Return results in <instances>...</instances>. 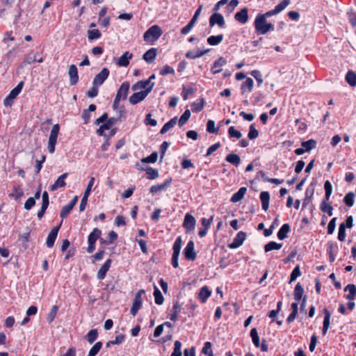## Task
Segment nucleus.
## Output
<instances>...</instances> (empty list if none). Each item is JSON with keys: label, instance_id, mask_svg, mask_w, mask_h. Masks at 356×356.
<instances>
[{"label": "nucleus", "instance_id": "f257e3e1", "mask_svg": "<svg viewBox=\"0 0 356 356\" xmlns=\"http://www.w3.org/2000/svg\"><path fill=\"white\" fill-rule=\"evenodd\" d=\"M254 25L256 31L262 35L274 30V26L271 23H268L266 18L261 15V13L257 15Z\"/></svg>", "mask_w": 356, "mask_h": 356}, {"label": "nucleus", "instance_id": "f03ea898", "mask_svg": "<svg viewBox=\"0 0 356 356\" xmlns=\"http://www.w3.org/2000/svg\"><path fill=\"white\" fill-rule=\"evenodd\" d=\"M162 33L161 29L158 25H154L144 33V40L148 42H154L161 37Z\"/></svg>", "mask_w": 356, "mask_h": 356}, {"label": "nucleus", "instance_id": "7ed1b4c3", "mask_svg": "<svg viewBox=\"0 0 356 356\" xmlns=\"http://www.w3.org/2000/svg\"><path fill=\"white\" fill-rule=\"evenodd\" d=\"M154 86V83H152L145 90L134 93L131 96H130L129 99L130 104L135 105L144 100L146 97L151 92Z\"/></svg>", "mask_w": 356, "mask_h": 356}, {"label": "nucleus", "instance_id": "20e7f679", "mask_svg": "<svg viewBox=\"0 0 356 356\" xmlns=\"http://www.w3.org/2000/svg\"><path fill=\"white\" fill-rule=\"evenodd\" d=\"M59 130L60 126L58 124H54L51 130L47 147L48 151L51 154H53L55 152V146L56 144Z\"/></svg>", "mask_w": 356, "mask_h": 356}, {"label": "nucleus", "instance_id": "39448f33", "mask_svg": "<svg viewBox=\"0 0 356 356\" xmlns=\"http://www.w3.org/2000/svg\"><path fill=\"white\" fill-rule=\"evenodd\" d=\"M102 234V232L98 228H95L92 232L89 234L88 238V247L87 248V252L89 253L92 252L95 249V242L96 241L100 238Z\"/></svg>", "mask_w": 356, "mask_h": 356}, {"label": "nucleus", "instance_id": "423d86ee", "mask_svg": "<svg viewBox=\"0 0 356 356\" xmlns=\"http://www.w3.org/2000/svg\"><path fill=\"white\" fill-rule=\"evenodd\" d=\"M24 83L23 81H20L17 86L14 88L8 96L4 99L3 104L6 106H10L13 103V100L15 99L17 96L20 93L23 87Z\"/></svg>", "mask_w": 356, "mask_h": 356}, {"label": "nucleus", "instance_id": "0eeeda50", "mask_svg": "<svg viewBox=\"0 0 356 356\" xmlns=\"http://www.w3.org/2000/svg\"><path fill=\"white\" fill-rule=\"evenodd\" d=\"M183 253L187 260L194 261L196 259L197 254L195 251V244L193 241H188Z\"/></svg>", "mask_w": 356, "mask_h": 356}, {"label": "nucleus", "instance_id": "6e6552de", "mask_svg": "<svg viewBox=\"0 0 356 356\" xmlns=\"http://www.w3.org/2000/svg\"><path fill=\"white\" fill-rule=\"evenodd\" d=\"M109 75V70L108 68H103L99 73H98L94 78L92 85L100 86L103 84L104 81Z\"/></svg>", "mask_w": 356, "mask_h": 356}, {"label": "nucleus", "instance_id": "1a4fd4ad", "mask_svg": "<svg viewBox=\"0 0 356 356\" xmlns=\"http://www.w3.org/2000/svg\"><path fill=\"white\" fill-rule=\"evenodd\" d=\"M246 238V234L243 232H239L236 237L234 238L232 243L229 244V248L231 249H236L240 247Z\"/></svg>", "mask_w": 356, "mask_h": 356}, {"label": "nucleus", "instance_id": "9d476101", "mask_svg": "<svg viewBox=\"0 0 356 356\" xmlns=\"http://www.w3.org/2000/svg\"><path fill=\"white\" fill-rule=\"evenodd\" d=\"M217 24L220 27H223L225 24V22L223 16L220 13H214L209 18L210 26H213Z\"/></svg>", "mask_w": 356, "mask_h": 356}, {"label": "nucleus", "instance_id": "9b49d317", "mask_svg": "<svg viewBox=\"0 0 356 356\" xmlns=\"http://www.w3.org/2000/svg\"><path fill=\"white\" fill-rule=\"evenodd\" d=\"M129 86L130 85L129 82H123L118 89L115 97H118L119 99H122L123 100H125L128 95Z\"/></svg>", "mask_w": 356, "mask_h": 356}, {"label": "nucleus", "instance_id": "f8f14e48", "mask_svg": "<svg viewBox=\"0 0 356 356\" xmlns=\"http://www.w3.org/2000/svg\"><path fill=\"white\" fill-rule=\"evenodd\" d=\"M68 173L65 172L61 175L58 178L56 179V181L50 186L49 190L51 191H55L59 188H62L65 186L66 183L65 181V179L67 177Z\"/></svg>", "mask_w": 356, "mask_h": 356}, {"label": "nucleus", "instance_id": "ddd939ff", "mask_svg": "<svg viewBox=\"0 0 356 356\" xmlns=\"http://www.w3.org/2000/svg\"><path fill=\"white\" fill-rule=\"evenodd\" d=\"M117 122V119L115 118H110L105 122L103 124H102L99 128L97 130V134L99 136H104V130H108L111 128V126L115 124Z\"/></svg>", "mask_w": 356, "mask_h": 356}, {"label": "nucleus", "instance_id": "4468645a", "mask_svg": "<svg viewBox=\"0 0 356 356\" xmlns=\"http://www.w3.org/2000/svg\"><path fill=\"white\" fill-rule=\"evenodd\" d=\"M59 229L60 225L54 227L49 232L46 241V244L48 248H51L54 246Z\"/></svg>", "mask_w": 356, "mask_h": 356}, {"label": "nucleus", "instance_id": "2eb2a0df", "mask_svg": "<svg viewBox=\"0 0 356 356\" xmlns=\"http://www.w3.org/2000/svg\"><path fill=\"white\" fill-rule=\"evenodd\" d=\"M68 74L70 76V82L72 86L75 85L79 81L77 67L75 65H71L69 67Z\"/></svg>", "mask_w": 356, "mask_h": 356}, {"label": "nucleus", "instance_id": "dca6fc26", "mask_svg": "<svg viewBox=\"0 0 356 356\" xmlns=\"http://www.w3.org/2000/svg\"><path fill=\"white\" fill-rule=\"evenodd\" d=\"M171 181H172V179H166L162 184L152 186L150 188V192L152 194H155V193H157L158 192H160V191H165L169 187V186L170 185Z\"/></svg>", "mask_w": 356, "mask_h": 356}, {"label": "nucleus", "instance_id": "f3484780", "mask_svg": "<svg viewBox=\"0 0 356 356\" xmlns=\"http://www.w3.org/2000/svg\"><path fill=\"white\" fill-rule=\"evenodd\" d=\"M235 19L241 23L245 24L248 20V10L247 8H243L239 12H237L234 15Z\"/></svg>", "mask_w": 356, "mask_h": 356}, {"label": "nucleus", "instance_id": "a211bd4d", "mask_svg": "<svg viewBox=\"0 0 356 356\" xmlns=\"http://www.w3.org/2000/svg\"><path fill=\"white\" fill-rule=\"evenodd\" d=\"M111 265V259H107L97 272V278L100 280L106 277Z\"/></svg>", "mask_w": 356, "mask_h": 356}, {"label": "nucleus", "instance_id": "6ab92c4d", "mask_svg": "<svg viewBox=\"0 0 356 356\" xmlns=\"http://www.w3.org/2000/svg\"><path fill=\"white\" fill-rule=\"evenodd\" d=\"M226 63V59L224 57L220 56L218 60H216L214 62L213 65L211 68L212 73L213 74H216L222 71V69L220 67L224 66Z\"/></svg>", "mask_w": 356, "mask_h": 356}, {"label": "nucleus", "instance_id": "aec40b11", "mask_svg": "<svg viewBox=\"0 0 356 356\" xmlns=\"http://www.w3.org/2000/svg\"><path fill=\"white\" fill-rule=\"evenodd\" d=\"M195 219L190 213H186L184 217V227L188 230H193L195 228Z\"/></svg>", "mask_w": 356, "mask_h": 356}, {"label": "nucleus", "instance_id": "412c9836", "mask_svg": "<svg viewBox=\"0 0 356 356\" xmlns=\"http://www.w3.org/2000/svg\"><path fill=\"white\" fill-rule=\"evenodd\" d=\"M324 314V320H323V325L322 329V333L323 335H325L327 330L330 325V313L327 309L325 308L323 309Z\"/></svg>", "mask_w": 356, "mask_h": 356}, {"label": "nucleus", "instance_id": "4be33fe9", "mask_svg": "<svg viewBox=\"0 0 356 356\" xmlns=\"http://www.w3.org/2000/svg\"><path fill=\"white\" fill-rule=\"evenodd\" d=\"M133 57V54L129 51L124 52L118 59V65L121 67H126L129 64V60Z\"/></svg>", "mask_w": 356, "mask_h": 356}, {"label": "nucleus", "instance_id": "5701e85b", "mask_svg": "<svg viewBox=\"0 0 356 356\" xmlns=\"http://www.w3.org/2000/svg\"><path fill=\"white\" fill-rule=\"evenodd\" d=\"M259 198L261 202L262 209L267 211L269 208L270 194L268 191H262L260 193Z\"/></svg>", "mask_w": 356, "mask_h": 356}, {"label": "nucleus", "instance_id": "b1692460", "mask_svg": "<svg viewBox=\"0 0 356 356\" xmlns=\"http://www.w3.org/2000/svg\"><path fill=\"white\" fill-rule=\"evenodd\" d=\"M156 54V49L151 48L144 54V55L143 56V58L147 63H152L155 60Z\"/></svg>", "mask_w": 356, "mask_h": 356}, {"label": "nucleus", "instance_id": "393cba45", "mask_svg": "<svg viewBox=\"0 0 356 356\" xmlns=\"http://www.w3.org/2000/svg\"><path fill=\"white\" fill-rule=\"evenodd\" d=\"M246 191H247V188H245V187L240 188L239 190L238 191V192H236L232 196L230 201L232 202H234V203L241 201L243 198Z\"/></svg>", "mask_w": 356, "mask_h": 356}, {"label": "nucleus", "instance_id": "a878e982", "mask_svg": "<svg viewBox=\"0 0 356 356\" xmlns=\"http://www.w3.org/2000/svg\"><path fill=\"white\" fill-rule=\"evenodd\" d=\"M291 227L288 223L284 224L277 233V237L280 240H284L287 237V234L290 232Z\"/></svg>", "mask_w": 356, "mask_h": 356}, {"label": "nucleus", "instance_id": "bb28decb", "mask_svg": "<svg viewBox=\"0 0 356 356\" xmlns=\"http://www.w3.org/2000/svg\"><path fill=\"white\" fill-rule=\"evenodd\" d=\"M211 294V291L209 289L208 286H204L198 293V298L202 302H205Z\"/></svg>", "mask_w": 356, "mask_h": 356}, {"label": "nucleus", "instance_id": "cd10ccee", "mask_svg": "<svg viewBox=\"0 0 356 356\" xmlns=\"http://www.w3.org/2000/svg\"><path fill=\"white\" fill-rule=\"evenodd\" d=\"M142 305V298H139V296L138 297H134V302L130 309L131 314L134 316L136 315L138 311L140 309Z\"/></svg>", "mask_w": 356, "mask_h": 356}, {"label": "nucleus", "instance_id": "c85d7f7f", "mask_svg": "<svg viewBox=\"0 0 356 356\" xmlns=\"http://www.w3.org/2000/svg\"><path fill=\"white\" fill-rule=\"evenodd\" d=\"M344 290L346 291H348V294L346 296V299L349 300H353L356 296V286L355 284H348Z\"/></svg>", "mask_w": 356, "mask_h": 356}, {"label": "nucleus", "instance_id": "c756f323", "mask_svg": "<svg viewBox=\"0 0 356 356\" xmlns=\"http://www.w3.org/2000/svg\"><path fill=\"white\" fill-rule=\"evenodd\" d=\"M225 160L235 166H238L241 163L240 156L234 153H231L227 155Z\"/></svg>", "mask_w": 356, "mask_h": 356}, {"label": "nucleus", "instance_id": "7c9ffc66", "mask_svg": "<svg viewBox=\"0 0 356 356\" xmlns=\"http://www.w3.org/2000/svg\"><path fill=\"white\" fill-rule=\"evenodd\" d=\"M177 122V118L174 117L173 118H172L170 121H168L167 123H165L163 125V127H162V129L160 131V133L161 134H165L167 131H168L170 129H171L172 128H173L175 127Z\"/></svg>", "mask_w": 356, "mask_h": 356}, {"label": "nucleus", "instance_id": "2f4dec72", "mask_svg": "<svg viewBox=\"0 0 356 356\" xmlns=\"http://www.w3.org/2000/svg\"><path fill=\"white\" fill-rule=\"evenodd\" d=\"M304 293L303 287L301 286L300 283H298L294 289V299L296 301L299 302L302 298V295Z\"/></svg>", "mask_w": 356, "mask_h": 356}, {"label": "nucleus", "instance_id": "473e14b6", "mask_svg": "<svg viewBox=\"0 0 356 356\" xmlns=\"http://www.w3.org/2000/svg\"><path fill=\"white\" fill-rule=\"evenodd\" d=\"M316 145V141L314 139H309L307 141H303L301 143V146L305 149L307 152L315 148Z\"/></svg>", "mask_w": 356, "mask_h": 356}, {"label": "nucleus", "instance_id": "72a5a7b5", "mask_svg": "<svg viewBox=\"0 0 356 356\" xmlns=\"http://www.w3.org/2000/svg\"><path fill=\"white\" fill-rule=\"evenodd\" d=\"M223 40V35L220 34L218 35H211L207 38V42L210 45H217Z\"/></svg>", "mask_w": 356, "mask_h": 356}, {"label": "nucleus", "instance_id": "f704fd0d", "mask_svg": "<svg viewBox=\"0 0 356 356\" xmlns=\"http://www.w3.org/2000/svg\"><path fill=\"white\" fill-rule=\"evenodd\" d=\"M282 245L281 243H277L275 241H270L265 245L264 250L268 252L273 250H280L282 248Z\"/></svg>", "mask_w": 356, "mask_h": 356}, {"label": "nucleus", "instance_id": "c9c22d12", "mask_svg": "<svg viewBox=\"0 0 356 356\" xmlns=\"http://www.w3.org/2000/svg\"><path fill=\"white\" fill-rule=\"evenodd\" d=\"M149 86V81L142 80L136 82L131 87L132 90L136 91L139 89L144 88L145 90Z\"/></svg>", "mask_w": 356, "mask_h": 356}, {"label": "nucleus", "instance_id": "e433bc0d", "mask_svg": "<svg viewBox=\"0 0 356 356\" xmlns=\"http://www.w3.org/2000/svg\"><path fill=\"white\" fill-rule=\"evenodd\" d=\"M346 80L351 86H356V74L353 71H348L346 75Z\"/></svg>", "mask_w": 356, "mask_h": 356}, {"label": "nucleus", "instance_id": "4c0bfd02", "mask_svg": "<svg viewBox=\"0 0 356 356\" xmlns=\"http://www.w3.org/2000/svg\"><path fill=\"white\" fill-rule=\"evenodd\" d=\"M320 209L323 212L327 213L330 216H332L333 215V208L328 203V202H322L320 206Z\"/></svg>", "mask_w": 356, "mask_h": 356}, {"label": "nucleus", "instance_id": "58836bf2", "mask_svg": "<svg viewBox=\"0 0 356 356\" xmlns=\"http://www.w3.org/2000/svg\"><path fill=\"white\" fill-rule=\"evenodd\" d=\"M354 200H355L354 193L349 192L345 195V197L343 198V202L346 204V206L351 207L354 204Z\"/></svg>", "mask_w": 356, "mask_h": 356}, {"label": "nucleus", "instance_id": "ea45409f", "mask_svg": "<svg viewBox=\"0 0 356 356\" xmlns=\"http://www.w3.org/2000/svg\"><path fill=\"white\" fill-rule=\"evenodd\" d=\"M181 243H182L181 237L178 236L173 245V247H172V250H173L172 254L179 255L181 248Z\"/></svg>", "mask_w": 356, "mask_h": 356}, {"label": "nucleus", "instance_id": "a19ab883", "mask_svg": "<svg viewBox=\"0 0 356 356\" xmlns=\"http://www.w3.org/2000/svg\"><path fill=\"white\" fill-rule=\"evenodd\" d=\"M154 299H155V302L157 305L163 304V302L164 301V298L163 297V295H162L161 291L156 286H154Z\"/></svg>", "mask_w": 356, "mask_h": 356}, {"label": "nucleus", "instance_id": "79ce46f5", "mask_svg": "<svg viewBox=\"0 0 356 356\" xmlns=\"http://www.w3.org/2000/svg\"><path fill=\"white\" fill-rule=\"evenodd\" d=\"M102 347V342L98 341L95 343L89 350L87 356H95Z\"/></svg>", "mask_w": 356, "mask_h": 356}, {"label": "nucleus", "instance_id": "37998d69", "mask_svg": "<svg viewBox=\"0 0 356 356\" xmlns=\"http://www.w3.org/2000/svg\"><path fill=\"white\" fill-rule=\"evenodd\" d=\"M191 117V111L188 109H186L184 113L181 115L179 120V126L181 127L184 124L186 123V122L188 120V119Z\"/></svg>", "mask_w": 356, "mask_h": 356}, {"label": "nucleus", "instance_id": "c03bdc74", "mask_svg": "<svg viewBox=\"0 0 356 356\" xmlns=\"http://www.w3.org/2000/svg\"><path fill=\"white\" fill-rule=\"evenodd\" d=\"M101 37V33L98 29H89L88 31V38L89 40L98 39Z\"/></svg>", "mask_w": 356, "mask_h": 356}, {"label": "nucleus", "instance_id": "a18cd8bd", "mask_svg": "<svg viewBox=\"0 0 356 356\" xmlns=\"http://www.w3.org/2000/svg\"><path fill=\"white\" fill-rule=\"evenodd\" d=\"M250 337L252 339V342L254 343V345L258 348L259 347V335H258V332H257V330L255 327L252 328L250 331Z\"/></svg>", "mask_w": 356, "mask_h": 356}, {"label": "nucleus", "instance_id": "49530a36", "mask_svg": "<svg viewBox=\"0 0 356 356\" xmlns=\"http://www.w3.org/2000/svg\"><path fill=\"white\" fill-rule=\"evenodd\" d=\"M147 178L149 179H154L159 177V172L156 169H154L151 167H147L145 169Z\"/></svg>", "mask_w": 356, "mask_h": 356}, {"label": "nucleus", "instance_id": "de8ad7c7", "mask_svg": "<svg viewBox=\"0 0 356 356\" xmlns=\"http://www.w3.org/2000/svg\"><path fill=\"white\" fill-rule=\"evenodd\" d=\"M253 80L251 78H247L241 86L242 92H244L246 89H248L249 92L252 91L253 88Z\"/></svg>", "mask_w": 356, "mask_h": 356}, {"label": "nucleus", "instance_id": "09e8293b", "mask_svg": "<svg viewBox=\"0 0 356 356\" xmlns=\"http://www.w3.org/2000/svg\"><path fill=\"white\" fill-rule=\"evenodd\" d=\"M158 159V153L156 152H152L149 156L143 158L141 159L142 163H155Z\"/></svg>", "mask_w": 356, "mask_h": 356}, {"label": "nucleus", "instance_id": "8fccbe9b", "mask_svg": "<svg viewBox=\"0 0 356 356\" xmlns=\"http://www.w3.org/2000/svg\"><path fill=\"white\" fill-rule=\"evenodd\" d=\"M98 332L97 329H92L87 334V341L92 344L97 338Z\"/></svg>", "mask_w": 356, "mask_h": 356}, {"label": "nucleus", "instance_id": "3c124183", "mask_svg": "<svg viewBox=\"0 0 356 356\" xmlns=\"http://www.w3.org/2000/svg\"><path fill=\"white\" fill-rule=\"evenodd\" d=\"M58 310V307L57 305H54L51 307V309L49 312V313L48 314L47 317V320L49 323H51L54 320Z\"/></svg>", "mask_w": 356, "mask_h": 356}, {"label": "nucleus", "instance_id": "603ef678", "mask_svg": "<svg viewBox=\"0 0 356 356\" xmlns=\"http://www.w3.org/2000/svg\"><path fill=\"white\" fill-rule=\"evenodd\" d=\"M346 238V226L344 222H342L339 225V232H338V239L340 241H343Z\"/></svg>", "mask_w": 356, "mask_h": 356}, {"label": "nucleus", "instance_id": "864d4df0", "mask_svg": "<svg viewBox=\"0 0 356 356\" xmlns=\"http://www.w3.org/2000/svg\"><path fill=\"white\" fill-rule=\"evenodd\" d=\"M207 131L209 133L217 134L218 132V128H215V122L212 120H209L207 124Z\"/></svg>", "mask_w": 356, "mask_h": 356}, {"label": "nucleus", "instance_id": "5fc2aeb1", "mask_svg": "<svg viewBox=\"0 0 356 356\" xmlns=\"http://www.w3.org/2000/svg\"><path fill=\"white\" fill-rule=\"evenodd\" d=\"M181 343L179 341H175V347L171 356H181Z\"/></svg>", "mask_w": 356, "mask_h": 356}, {"label": "nucleus", "instance_id": "6e6d98bb", "mask_svg": "<svg viewBox=\"0 0 356 356\" xmlns=\"http://www.w3.org/2000/svg\"><path fill=\"white\" fill-rule=\"evenodd\" d=\"M259 136V131L256 129L254 124H252L250 126V130L248 133V138L250 140L257 138Z\"/></svg>", "mask_w": 356, "mask_h": 356}, {"label": "nucleus", "instance_id": "4d7b16f0", "mask_svg": "<svg viewBox=\"0 0 356 356\" xmlns=\"http://www.w3.org/2000/svg\"><path fill=\"white\" fill-rule=\"evenodd\" d=\"M24 195L22 189L19 186H15L14 193L9 195L10 197H14L16 200H18Z\"/></svg>", "mask_w": 356, "mask_h": 356}, {"label": "nucleus", "instance_id": "13d9d810", "mask_svg": "<svg viewBox=\"0 0 356 356\" xmlns=\"http://www.w3.org/2000/svg\"><path fill=\"white\" fill-rule=\"evenodd\" d=\"M228 134L230 138H240L241 137V133L236 130L234 127H230L228 129Z\"/></svg>", "mask_w": 356, "mask_h": 356}, {"label": "nucleus", "instance_id": "bf43d9fd", "mask_svg": "<svg viewBox=\"0 0 356 356\" xmlns=\"http://www.w3.org/2000/svg\"><path fill=\"white\" fill-rule=\"evenodd\" d=\"M300 274L301 273L299 266H296L291 274L289 282L291 283L292 282L295 281L297 277L300 275Z\"/></svg>", "mask_w": 356, "mask_h": 356}, {"label": "nucleus", "instance_id": "052dcab7", "mask_svg": "<svg viewBox=\"0 0 356 356\" xmlns=\"http://www.w3.org/2000/svg\"><path fill=\"white\" fill-rule=\"evenodd\" d=\"M73 208L70 206L69 204H67L65 206H64L61 211H60V216L62 218H65L68 214L70 213V211H72Z\"/></svg>", "mask_w": 356, "mask_h": 356}, {"label": "nucleus", "instance_id": "680f3d73", "mask_svg": "<svg viewBox=\"0 0 356 356\" xmlns=\"http://www.w3.org/2000/svg\"><path fill=\"white\" fill-rule=\"evenodd\" d=\"M289 3L290 0H282L275 8L277 10L278 13H280L284 10Z\"/></svg>", "mask_w": 356, "mask_h": 356}, {"label": "nucleus", "instance_id": "e2e57ef3", "mask_svg": "<svg viewBox=\"0 0 356 356\" xmlns=\"http://www.w3.org/2000/svg\"><path fill=\"white\" fill-rule=\"evenodd\" d=\"M204 105V100L202 98L200 99V102H194L193 104V111L194 112H199L203 109Z\"/></svg>", "mask_w": 356, "mask_h": 356}, {"label": "nucleus", "instance_id": "0e129e2a", "mask_svg": "<svg viewBox=\"0 0 356 356\" xmlns=\"http://www.w3.org/2000/svg\"><path fill=\"white\" fill-rule=\"evenodd\" d=\"M250 74L257 80L259 86L263 83L261 74L259 70H252Z\"/></svg>", "mask_w": 356, "mask_h": 356}, {"label": "nucleus", "instance_id": "69168bd1", "mask_svg": "<svg viewBox=\"0 0 356 356\" xmlns=\"http://www.w3.org/2000/svg\"><path fill=\"white\" fill-rule=\"evenodd\" d=\"M337 218H333L328 223L327 234H332L335 229Z\"/></svg>", "mask_w": 356, "mask_h": 356}, {"label": "nucleus", "instance_id": "338daca9", "mask_svg": "<svg viewBox=\"0 0 356 356\" xmlns=\"http://www.w3.org/2000/svg\"><path fill=\"white\" fill-rule=\"evenodd\" d=\"M36 61V54H29L25 56L24 63L31 64Z\"/></svg>", "mask_w": 356, "mask_h": 356}, {"label": "nucleus", "instance_id": "774afa93", "mask_svg": "<svg viewBox=\"0 0 356 356\" xmlns=\"http://www.w3.org/2000/svg\"><path fill=\"white\" fill-rule=\"evenodd\" d=\"M35 204V200H34V197H29L26 201L24 204V209L26 210H30Z\"/></svg>", "mask_w": 356, "mask_h": 356}]
</instances>
